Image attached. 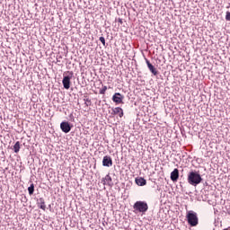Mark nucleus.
I'll return each instance as SVG.
<instances>
[{
	"label": "nucleus",
	"instance_id": "obj_22",
	"mask_svg": "<svg viewBox=\"0 0 230 230\" xmlns=\"http://www.w3.org/2000/svg\"><path fill=\"white\" fill-rule=\"evenodd\" d=\"M118 22H119V24H123V19L119 18V19H118Z\"/></svg>",
	"mask_w": 230,
	"mask_h": 230
},
{
	"label": "nucleus",
	"instance_id": "obj_1",
	"mask_svg": "<svg viewBox=\"0 0 230 230\" xmlns=\"http://www.w3.org/2000/svg\"><path fill=\"white\" fill-rule=\"evenodd\" d=\"M187 182L190 186H199L202 182V176L197 171H190L187 175Z\"/></svg>",
	"mask_w": 230,
	"mask_h": 230
},
{
	"label": "nucleus",
	"instance_id": "obj_8",
	"mask_svg": "<svg viewBox=\"0 0 230 230\" xmlns=\"http://www.w3.org/2000/svg\"><path fill=\"white\" fill-rule=\"evenodd\" d=\"M111 116H119V118H122L125 113L123 112V109L121 107H115L111 108Z\"/></svg>",
	"mask_w": 230,
	"mask_h": 230
},
{
	"label": "nucleus",
	"instance_id": "obj_9",
	"mask_svg": "<svg viewBox=\"0 0 230 230\" xmlns=\"http://www.w3.org/2000/svg\"><path fill=\"white\" fill-rule=\"evenodd\" d=\"M112 157H111L110 155H105L102 158V166H105L107 168H111V166H112Z\"/></svg>",
	"mask_w": 230,
	"mask_h": 230
},
{
	"label": "nucleus",
	"instance_id": "obj_11",
	"mask_svg": "<svg viewBox=\"0 0 230 230\" xmlns=\"http://www.w3.org/2000/svg\"><path fill=\"white\" fill-rule=\"evenodd\" d=\"M103 184H107L111 188L114 186V182H112V177H111V174H107L104 178H102Z\"/></svg>",
	"mask_w": 230,
	"mask_h": 230
},
{
	"label": "nucleus",
	"instance_id": "obj_3",
	"mask_svg": "<svg viewBox=\"0 0 230 230\" xmlns=\"http://www.w3.org/2000/svg\"><path fill=\"white\" fill-rule=\"evenodd\" d=\"M187 222L190 227H197L199 226V217L197 216V212L193 210H190L186 215Z\"/></svg>",
	"mask_w": 230,
	"mask_h": 230
},
{
	"label": "nucleus",
	"instance_id": "obj_17",
	"mask_svg": "<svg viewBox=\"0 0 230 230\" xmlns=\"http://www.w3.org/2000/svg\"><path fill=\"white\" fill-rule=\"evenodd\" d=\"M21 202H22V204H27L28 203V198L26 197V195H23L22 197Z\"/></svg>",
	"mask_w": 230,
	"mask_h": 230
},
{
	"label": "nucleus",
	"instance_id": "obj_5",
	"mask_svg": "<svg viewBox=\"0 0 230 230\" xmlns=\"http://www.w3.org/2000/svg\"><path fill=\"white\" fill-rule=\"evenodd\" d=\"M60 128L65 134H69V132H71V128H73V124L69 121H62L60 123Z\"/></svg>",
	"mask_w": 230,
	"mask_h": 230
},
{
	"label": "nucleus",
	"instance_id": "obj_7",
	"mask_svg": "<svg viewBox=\"0 0 230 230\" xmlns=\"http://www.w3.org/2000/svg\"><path fill=\"white\" fill-rule=\"evenodd\" d=\"M146 64L150 73H152V75H154V76H157L159 75V71H157V68H155V66L154 65H152V63H150V60H148L147 58H146Z\"/></svg>",
	"mask_w": 230,
	"mask_h": 230
},
{
	"label": "nucleus",
	"instance_id": "obj_16",
	"mask_svg": "<svg viewBox=\"0 0 230 230\" xmlns=\"http://www.w3.org/2000/svg\"><path fill=\"white\" fill-rule=\"evenodd\" d=\"M28 191H29V195H33V193H35V184L31 183L28 187Z\"/></svg>",
	"mask_w": 230,
	"mask_h": 230
},
{
	"label": "nucleus",
	"instance_id": "obj_13",
	"mask_svg": "<svg viewBox=\"0 0 230 230\" xmlns=\"http://www.w3.org/2000/svg\"><path fill=\"white\" fill-rule=\"evenodd\" d=\"M135 182L137 186H146V180L143 177L136 178Z\"/></svg>",
	"mask_w": 230,
	"mask_h": 230
},
{
	"label": "nucleus",
	"instance_id": "obj_19",
	"mask_svg": "<svg viewBox=\"0 0 230 230\" xmlns=\"http://www.w3.org/2000/svg\"><path fill=\"white\" fill-rule=\"evenodd\" d=\"M99 40L102 42V44L105 47V46H107L106 44H105V38L104 37H100L99 38Z\"/></svg>",
	"mask_w": 230,
	"mask_h": 230
},
{
	"label": "nucleus",
	"instance_id": "obj_20",
	"mask_svg": "<svg viewBox=\"0 0 230 230\" xmlns=\"http://www.w3.org/2000/svg\"><path fill=\"white\" fill-rule=\"evenodd\" d=\"M226 21H229L230 22V12L229 11L226 12Z\"/></svg>",
	"mask_w": 230,
	"mask_h": 230
},
{
	"label": "nucleus",
	"instance_id": "obj_23",
	"mask_svg": "<svg viewBox=\"0 0 230 230\" xmlns=\"http://www.w3.org/2000/svg\"><path fill=\"white\" fill-rule=\"evenodd\" d=\"M225 230H230V226H229V227H227V228H225Z\"/></svg>",
	"mask_w": 230,
	"mask_h": 230
},
{
	"label": "nucleus",
	"instance_id": "obj_12",
	"mask_svg": "<svg viewBox=\"0 0 230 230\" xmlns=\"http://www.w3.org/2000/svg\"><path fill=\"white\" fill-rule=\"evenodd\" d=\"M171 181L172 182H177L179 181V169L175 168L172 172H171Z\"/></svg>",
	"mask_w": 230,
	"mask_h": 230
},
{
	"label": "nucleus",
	"instance_id": "obj_21",
	"mask_svg": "<svg viewBox=\"0 0 230 230\" xmlns=\"http://www.w3.org/2000/svg\"><path fill=\"white\" fill-rule=\"evenodd\" d=\"M84 102H85L86 106L89 107V104H91V99L86 98V99H84ZM88 103H89V104H88Z\"/></svg>",
	"mask_w": 230,
	"mask_h": 230
},
{
	"label": "nucleus",
	"instance_id": "obj_15",
	"mask_svg": "<svg viewBox=\"0 0 230 230\" xmlns=\"http://www.w3.org/2000/svg\"><path fill=\"white\" fill-rule=\"evenodd\" d=\"M182 175L180 177V187L181 188V191L184 190V188H186V184H188V182H186L184 179H182Z\"/></svg>",
	"mask_w": 230,
	"mask_h": 230
},
{
	"label": "nucleus",
	"instance_id": "obj_24",
	"mask_svg": "<svg viewBox=\"0 0 230 230\" xmlns=\"http://www.w3.org/2000/svg\"><path fill=\"white\" fill-rule=\"evenodd\" d=\"M49 208H51V205H49Z\"/></svg>",
	"mask_w": 230,
	"mask_h": 230
},
{
	"label": "nucleus",
	"instance_id": "obj_10",
	"mask_svg": "<svg viewBox=\"0 0 230 230\" xmlns=\"http://www.w3.org/2000/svg\"><path fill=\"white\" fill-rule=\"evenodd\" d=\"M36 204L40 209H42V211H46V200L44 199V198L37 199Z\"/></svg>",
	"mask_w": 230,
	"mask_h": 230
},
{
	"label": "nucleus",
	"instance_id": "obj_2",
	"mask_svg": "<svg viewBox=\"0 0 230 230\" xmlns=\"http://www.w3.org/2000/svg\"><path fill=\"white\" fill-rule=\"evenodd\" d=\"M134 213H142V215H146V211H148V203L146 201H136L133 205Z\"/></svg>",
	"mask_w": 230,
	"mask_h": 230
},
{
	"label": "nucleus",
	"instance_id": "obj_14",
	"mask_svg": "<svg viewBox=\"0 0 230 230\" xmlns=\"http://www.w3.org/2000/svg\"><path fill=\"white\" fill-rule=\"evenodd\" d=\"M13 150L14 152V154H19L20 150H21V142L17 141L13 147Z\"/></svg>",
	"mask_w": 230,
	"mask_h": 230
},
{
	"label": "nucleus",
	"instance_id": "obj_4",
	"mask_svg": "<svg viewBox=\"0 0 230 230\" xmlns=\"http://www.w3.org/2000/svg\"><path fill=\"white\" fill-rule=\"evenodd\" d=\"M73 72L67 71L66 75H64L62 81L64 89H69L71 87V78H73Z\"/></svg>",
	"mask_w": 230,
	"mask_h": 230
},
{
	"label": "nucleus",
	"instance_id": "obj_18",
	"mask_svg": "<svg viewBox=\"0 0 230 230\" xmlns=\"http://www.w3.org/2000/svg\"><path fill=\"white\" fill-rule=\"evenodd\" d=\"M107 92V86H103L102 89L100 90V94H105V93Z\"/></svg>",
	"mask_w": 230,
	"mask_h": 230
},
{
	"label": "nucleus",
	"instance_id": "obj_6",
	"mask_svg": "<svg viewBox=\"0 0 230 230\" xmlns=\"http://www.w3.org/2000/svg\"><path fill=\"white\" fill-rule=\"evenodd\" d=\"M123 100H125V96L119 93H115L112 96V102L116 103V105L123 103Z\"/></svg>",
	"mask_w": 230,
	"mask_h": 230
}]
</instances>
